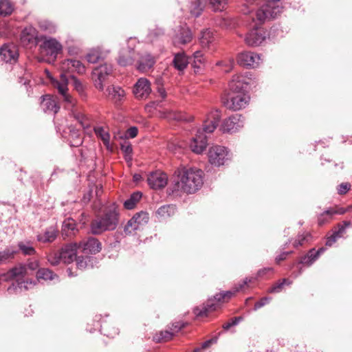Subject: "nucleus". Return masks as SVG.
<instances>
[{"label":"nucleus","mask_w":352,"mask_h":352,"mask_svg":"<svg viewBox=\"0 0 352 352\" xmlns=\"http://www.w3.org/2000/svg\"><path fill=\"white\" fill-rule=\"evenodd\" d=\"M178 180L173 186L167 189L169 195H174L181 188L188 194H192L201 188L204 184V172L201 169L193 168H181L175 170Z\"/></svg>","instance_id":"obj_1"},{"label":"nucleus","mask_w":352,"mask_h":352,"mask_svg":"<svg viewBox=\"0 0 352 352\" xmlns=\"http://www.w3.org/2000/svg\"><path fill=\"white\" fill-rule=\"evenodd\" d=\"M221 118L220 112H212L210 117L204 122L203 131H198L190 142V147L192 152L201 154L208 145L207 136L205 133H210L217 128Z\"/></svg>","instance_id":"obj_2"},{"label":"nucleus","mask_w":352,"mask_h":352,"mask_svg":"<svg viewBox=\"0 0 352 352\" xmlns=\"http://www.w3.org/2000/svg\"><path fill=\"white\" fill-rule=\"evenodd\" d=\"M267 3L263 4L259 9H258L253 16H252V20L254 21V16H256V21L259 24L263 23L267 19H274L276 14L281 12L282 8L278 6H274V3L280 1V0H266ZM246 3L243 4L241 12L244 14H250L254 10V8L248 5L249 4H258L261 0H245Z\"/></svg>","instance_id":"obj_3"},{"label":"nucleus","mask_w":352,"mask_h":352,"mask_svg":"<svg viewBox=\"0 0 352 352\" xmlns=\"http://www.w3.org/2000/svg\"><path fill=\"white\" fill-rule=\"evenodd\" d=\"M119 220V212L113 206L106 210L104 213L91 221L90 230L93 234H100L105 231L114 230Z\"/></svg>","instance_id":"obj_4"},{"label":"nucleus","mask_w":352,"mask_h":352,"mask_svg":"<svg viewBox=\"0 0 352 352\" xmlns=\"http://www.w3.org/2000/svg\"><path fill=\"white\" fill-rule=\"evenodd\" d=\"M208 155L210 163L215 166H222L230 159V154L228 148L219 145L210 147Z\"/></svg>","instance_id":"obj_5"},{"label":"nucleus","mask_w":352,"mask_h":352,"mask_svg":"<svg viewBox=\"0 0 352 352\" xmlns=\"http://www.w3.org/2000/svg\"><path fill=\"white\" fill-rule=\"evenodd\" d=\"M43 42L40 45L41 52L46 56L52 57L53 59L57 58L58 54L62 52L63 45L55 38L43 36Z\"/></svg>","instance_id":"obj_6"},{"label":"nucleus","mask_w":352,"mask_h":352,"mask_svg":"<svg viewBox=\"0 0 352 352\" xmlns=\"http://www.w3.org/2000/svg\"><path fill=\"white\" fill-rule=\"evenodd\" d=\"M224 299L222 292L216 294L212 297L208 298L206 303L200 307H196L193 309V313L197 317L207 316L208 314L217 309L219 303Z\"/></svg>","instance_id":"obj_7"},{"label":"nucleus","mask_w":352,"mask_h":352,"mask_svg":"<svg viewBox=\"0 0 352 352\" xmlns=\"http://www.w3.org/2000/svg\"><path fill=\"white\" fill-rule=\"evenodd\" d=\"M112 71V65L107 63L100 65L93 69L92 78L94 80V85L98 89L103 90V82L111 74Z\"/></svg>","instance_id":"obj_8"},{"label":"nucleus","mask_w":352,"mask_h":352,"mask_svg":"<svg viewBox=\"0 0 352 352\" xmlns=\"http://www.w3.org/2000/svg\"><path fill=\"white\" fill-rule=\"evenodd\" d=\"M222 100L226 107L230 110L239 111L245 107L250 97L247 94H228L226 98Z\"/></svg>","instance_id":"obj_9"},{"label":"nucleus","mask_w":352,"mask_h":352,"mask_svg":"<svg viewBox=\"0 0 352 352\" xmlns=\"http://www.w3.org/2000/svg\"><path fill=\"white\" fill-rule=\"evenodd\" d=\"M267 32L262 28L258 27L256 23L245 35V42L250 47L260 45L267 38Z\"/></svg>","instance_id":"obj_10"},{"label":"nucleus","mask_w":352,"mask_h":352,"mask_svg":"<svg viewBox=\"0 0 352 352\" xmlns=\"http://www.w3.org/2000/svg\"><path fill=\"white\" fill-rule=\"evenodd\" d=\"M244 119L240 114H235L226 119L221 125L223 133H233L238 131L243 126Z\"/></svg>","instance_id":"obj_11"},{"label":"nucleus","mask_w":352,"mask_h":352,"mask_svg":"<svg viewBox=\"0 0 352 352\" xmlns=\"http://www.w3.org/2000/svg\"><path fill=\"white\" fill-rule=\"evenodd\" d=\"M260 60V55L252 52H243L237 56L238 64L247 68L256 67L258 66Z\"/></svg>","instance_id":"obj_12"},{"label":"nucleus","mask_w":352,"mask_h":352,"mask_svg":"<svg viewBox=\"0 0 352 352\" xmlns=\"http://www.w3.org/2000/svg\"><path fill=\"white\" fill-rule=\"evenodd\" d=\"M326 250L324 247L320 248L318 250H316V248L310 249L305 254L299 258L298 265H302L306 267H311Z\"/></svg>","instance_id":"obj_13"},{"label":"nucleus","mask_w":352,"mask_h":352,"mask_svg":"<svg viewBox=\"0 0 352 352\" xmlns=\"http://www.w3.org/2000/svg\"><path fill=\"white\" fill-rule=\"evenodd\" d=\"M151 92V84L146 78H141L134 85L133 93L135 98L139 100L146 99Z\"/></svg>","instance_id":"obj_14"},{"label":"nucleus","mask_w":352,"mask_h":352,"mask_svg":"<svg viewBox=\"0 0 352 352\" xmlns=\"http://www.w3.org/2000/svg\"><path fill=\"white\" fill-rule=\"evenodd\" d=\"M248 82L243 76L234 75L229 82L230 93L229 94H246Z\"/></svg>","instance_id":"obj_15"},{"label":"nucleus","mask_w":352,"mask_h":352,"mask_svg":"<svg viewBox=\"0 0 352 352\" xmlns=\"http://www.w3.org/2000/svg\"><path fill=\"white\" fill-rule=\"evenodd\" d=\"M148 184L153 189H161L165 187L168 182L166 173L156 171L151 173L147 178Z\"/></svg>","instance_id":"obj_16"},{"label":"nucleus","mask_w":352,"mask_h":352,"mask_svg":"<svg viewBox=\"0 0 352 352\" xmlns=\"http://www.w3.org/2000/svg\"><path fill=\"white\" fill-rule=\"evenodd\" d=\"M78 248L76 243H69L65 245L59 250V256L62 258L63 263L69 264L74 260L76 261Z\"/></svg>","instance_id":"obj_17"},{"label":"nucleus","mask_w":352,"mask_h":352,"mask_svg":"<svg viewBox=\"0 0 352 352\" xmlns=\"http://www.w3.org/2000/svg\"><path fill=\"white\" fill-rule=\"evenodd\" d=\"M0 58L6 63H14L19 58L17 50L13 45H3L0 48Z\"/></svg>","instance_id":"obj_18"},{"label":"nucleus","mask_w":352,"mask_h":352,"mask_svg":"<svg viewBox=\"0 0 352 352\" xmlns=\"http://www.w3.org/2000/svg\"><path fill=\"white\" fill-rule=\"evenodd\" d=\"M189 61L195 74L201 73L206 65V58L200 50L195 52L192 56L189 57Z\"/></svg>","instance_id":"obj_19"},{"label":"nucleus","mask_w":352,"mask_h":352,"mask_svg":"<svg viewBox=\"0 0 352 352\" xmlns=\"http://www.w3.org/2000/svg\"><path fill=\"white\" fill-rule=\"evenodd\" d=\"M85 254H96L102 249L101 243L94 237H89L87 241L80 243Z\"/></svg>","instance_id":"obj_20"},{"label":"nucleus","mask_w":352,"mask_h":352,"mask_svg":"<svg viewBox=\"0 0 352 352\" xmlns=\"http://www.w3.org/2000/svg\"><path fill=\"white\" fill-rule=\"evenodd\" d=\"M107 92L116 106L120 105L125 97V91L120 86H109L107 88Z\"/></svg>","instance_id":"obj_21"},{"label":"nucleus","mask_w":352,"mask_h":352,"mask_svg":"<svg viewBox=\"0 0 352 352\" xmlns=\"http://www.w3.org/2000/svg\"><path fill=\"white\" fill-rule=\"evenodd\" d=\"M41 98V107L45 113L56 114L59 111L57 102L50 95L43 96Z\"/></svg>","instance_id":"obj_22"},{"label":"nucleus","mask_w":352,"mask_h":352,"mask_svg":"<svg viewBox=\"0 0 352 352\" xmlns=\"http://www.w3.org/2000/svg\"><path fill=\"white\" fill-rule=\"evenodd\" d=\"M76 261L78 269L81 270L93 268L98 263L96 257L87 254L78 256Z\"/></svg>","instance_id":"obj_23"},{"label":"nucleus","mask_w":352,"mask_h":352,"mask_svg":"<svg viewBox=\"0 0 352 352\" xmlns=\"http://www.w3.org/2000/svg\"><path fill=\"white\" fill-rule=\"evenodd\" d=\"M133 54L134 50L133 48H129L127 53L126 50H122V51H120L118 59V63L119 65L122 67H126L128 65H133L135 60Z\"/></svg>","instance_id":"obj_24"},{"label":"nucleus","mask_w":352,"mask_h":352,"mask_svg":"<svg viewBox=\"0 0 352 352\" xmlns=\"http://www.w3.org/2000/svg\"><path fill=\"white\" fill-rule=\"evenodd\" d=\"M55 87L61 96L62 100L67 104L71 105L72 107L74 106L75 102L74 98L67 93L68 88L67 83H62L56 81Z\"/></svg>","instance_id":"obj_25"},{"label":"nucleus","mask_w":352,"mask_h":352,"mask_svg":"<svg viewBox=\"0 0 352 352\" xmlns=\"http://www.w3.org/2000/svg\"><path fill=\"white\" fill-rule=\"evenodd\" d=\"M189 63V57L184 53L179 52L175 54L173 65L178 71H184Z\"/></svg>","instance_id":"obj_26"},{"label":"nucleus","mask_w":352,"mask_h":352,"mask_svg":"<svg viewBox=\"0 0 352 352\" xmlns=\"http://www.w3.org/2000/svg\"><path fill=\"white\" fill-rule=\"evenodd\" d=\"M100 320V316H96L95 321H97V322H99V320ZM100 327V331L101 333H102L104 336H106L109 338H114L116 335L119 333V330L118 328L115 327H110L108 324H99L98 323L96 325V328Z\"/></svg>","instance_id":"obj_27"},{"label":"nucleus","mask_w":352,"mask_h":352,"mask_svg":"<svg viewBox=\"0 0 352 352\" xmlns=\"http://www.w3.org/2000/svg\"><path fill=\"white\" fill-rule=\"evenodd\" d=\"M155 60L152 55L146 54L138 60V69L140 72H146L155 65Z\"/></svg>","instance_id":"obj_28"},{"label":"nucleus","mask_w":352,"mask_h":352,"mask_svg":"<svg viewBox=\"0 0 352 352\" xmlns=\"http://www.w3.org/2000/svg\"><path fill=\"white\" fill-rule=\"evenodd\" d=\"M78 231L76 228V221L72 219L68 218L66 219L63 222L62 226V235L64 236L69 237L72 235H74L76 232Z\"/></svg>","instance_id":"obj_29"},{"label":"nucleus","mask_w":352,"mask_h":352,"mask_svg":"<svg viewBox=\"0 0 352 352\" xmlns=\"http://www.w3.org/2000/svg\"><path fill=\"white\" fill-rule=\"evenodd\" d=\"M192 34L189 28H182L176 35L174 43L175 44H186L191 41Z\"/></svg>","instance_id":"obj_30"},{"label":"nucleus","mask_w":352,"mask_h":352,"mask_svg":"<svg viewBox=\"0 0 352 352\" xmlns=\"http://www.w3.org/2000/svg\"><path fill=\"white\" fill-rule=\"evenodd\" d=\"M57 236V230L54 227L47 228L43 234L37 235V240L43 243H51L54 241Z\"/></svg>","instance_id":"obj_31"},{"label":"nucleus","mask_w":352,"mask_h":352,"mask_svg":"<svg viewBox=\"0 0 352 352\" xmlns=\"http://www.w3.org/2000/svg\"><path fill=\"white\" fill-rule=\"evenodd\" d=\"M25 275V267L21 265L10 269L7 273L1 274L3 277V281H9L19 276Z\"/></svg>","instance_id":"obj_32"},{"label":"nucleus","mask_w":352,"mask_h":352,"mask_svg":"<svg viewBox=\"0 0 352 352\" xmlns=\"http://www.w3.org/2000/svg\"><path fill=\"white\" fill-rule=\"evenodd\" d=\"M199 38L203 47H208L214 41V34L210 29L202 30Z\"/></svg>","instance_id":"obj_33"},{"label":"nucleus","mask_w":352,"mask_h":352,"mask_svg":"<svg viewBox=\"0 0 352 352\" xmlns=\"http://www.w3.org/2000/svg\"><path fill=\"white\" fill-rule=\"evenodd\" d=\"M243 320V316H236L232 318L229 321L225 322L222 325L221 334L226 332L235 333L234 327Z\"/></svg>","instance_id":"obj_34"},{"label":"nucleus","mask_w":352,"mask_h":352,"mask_svg":"<svg viewBox=\"0 0 352 352\" xmlns=\"http://www.w3.org/2000/svg\"><path fill=\"white\" fill-rule=\"evenodd\" d=\"M142 197V193L140 191H135L133 192L130 197L124 201L123 204L124 208L126 210L133 209Z\"/></svg>","instance_id":"obj_35"},{"label":"nucleus","mask_w":352,"mask_h":352,"mask_svg":"<svg viewBox=\"0 0 352 352\" xmlns=\"http://www.w3.org/2000/svg\"><path fill=\"white\" fill-rule=\"evenodd\" d=\"M206 0H195L190 6V14L195 17H199L203 12Z\"/></svg>","instance_id":"obj_36"},{"label":"nucleus","mask_w":352,"mask_h":352,"mask_svg":"<svg viewBox=\"0 0 352 352\" xmlns=\"http://www.w3.org/2000/svg\"><path fill=\"white\" fill-rule=\"evenodd\" d=\"M16 253L17 250L12 248H6L4 250L0 251V265L11 261Z\"/></svg>","instance_id":"obj_37"},{"label":"nucleus","mask_w":352,"mask_h":352,"mask_svg":"<svg viewBox=\"0 0 352 352\" xmlns=\"http://www.w3.org/2000/svg\"><path fill=\"white\" fill-rule=\"evenodd\" d=\"M292 284V281L288 278H283L274 284L267 289L270 294H278L282 292L285 285L289 286Z\"/></svg>","instance_id":"obj_38"},{"label":"nucleus","mask_w":352,"mask_h":352,"mask_svg":"<svg viewBox=\"0 0 352 352\" xmlns=\"http://www.w3.org/2000/svg\"><path fill=\"white\" fill-rule=\"evenodd\" d=\"M173 337V332H170L169 330L166 329L156 333L153 336V340L155 343H161L171 340Z\"/></svg>","instance_id":"obj_39"},{"label":"nucleus","mask_w":352,"mask_h":352,"mask_svg":"<svg viewBox=\"0 0 352 352\" xmlns=\"http://www.w3.org/2000/svg\"><path fill=\"white\" fill-rule=\"evenodd\" d=\"M176 207L174 205H164L160 207L156 213L158 216L166 218L169 217L175 214Z\"/></svg>","instance_id":"obj_40"},{"label":"nucleus","mask_w":352,"mask_h":352,"mask_svg":"<svg viewBox=\"0 0 352 352\" xmlns=\"http://www.w3.org/2000/svg\"><path fill=\"white\" fill-rule=\"evenodd\" d=\"M312 235L310 232H305L302 234H298L296 239L293 243L294 248L302 246L306 243H310L312 241Z\"/></svg>","instance_id":"obj_41"},{"label":"nucleus","mask_w":352,"mask_h":352,"mask_svg":"<svg viewBox=\"0 0 352 352\" xmlns=\"http://www.w3.org/2000/svg\"><path fill=\"white\" fill-rule=\"evenodd\" d=\"M56 278H58V276L47 268L39 269L36 273V278L38 280L40 279L52 280Z\"/></svg>","instance_id":"obj_42"},{"label":"nucleus","mask_w":352,"mask_h":352,"mask_svg":"<svg viewBox=\"0 0 352 352\" xmlns=\"http://www.w3.org/2000/svg\"><path fill=\"white\" fill-rule=\"evenodd\" d=\"M69 136L72 138L70 141V146L78 147L82 144V140L80 137V131L74 127H69Z\"/></svg>","instance_id":"obj_43"},{"label":"nucleus","mask_w":352,"mask_h":352,"mask_svg":"<svg viewBox=\"0 0 352 352\" xmlns=\"http://www.w3.org/2000/svg\"><path fill=\"white\" fill-rule=\"evenodd\" d=\"M39 28L49 34H53L56 32L57 27L54 23L51 21L43 19L38 21Z\"/></svg>","instance_id":"obj_44"},{"label":"nucleus","mask_w":352,"mask_h":352,"mask_svg":"<svg viewBox=\"0 0 352 352\" xmlns=\"http://www.w3.org/2000/svg\"><path fill=\"white\" fill-rule=\"evenodd\" d=\"M120 149L124 154V158L129 162L132 160L133 148L129 142L124 141L120 143Z\"/></svg>","instance_id":"obj_45"},{"label":"nucleus","mask_w":352,"mask_h":352,"mask_svg":"<svg viewBox=\"0 0 352 352\" xmlns=\"http://www.w3.org/2000/svg\"><path fill=\"white\" fill-rule=\"evenodd\" d=\"M73 86L74 89L78 93L82 100H85L87 98L86 88L85 85L76 77H73Z\"/></svg>","instance_id":"obj_46"},{"label":"nucleus","mask_w":352,"mask_h":352,"mask_svg":"<svg viewBox=\"0 0 352 352\" xmlns=\"http://www.w3.org/2000/svg\"><path fill=\"white\" fill-rule=\"evenodd\" d=\"M86 60L90 63H96L103 57L101 55L100 49H92L86 55Z\"/></svg>","instance_id":"obj_47"},{"label":"nucleus","mask_w":352,"mask_h":352,"mask_svg":"<svg viewBox=\"0 0 352 352\" xmlns=\"http://www.w3.org/2000/svg\"><path fill=\"white\" fill-rule=\"evenodd\" d=\"M19 249L25 255H34L36 253L35 249L32 245L30 241H21L18 243Z\"/></svg>","instance_id":"obj_48"},{"label":"nucleus","mask_w":352,"mask_h":352,"mask_svg":"<svg viewBox=\"0 0 352 352\" xmlns=\"http://www.w3.org/2000/svg\"><path fill=\"white\" fill-rule=\"evenodd\" d=\"M209 6L211 9L214 12H221L223 11L227 4L228 0H208Z\"/></svg>","instance_id":"obj_49"},{"label":"nucleus","mask_w":352,"mask_h":352,"mask_svg":"<svg viewBox=\"0 0 352 352\" xmlns=\"http://www.w3.org/2000/svg\"><path fill=\"white\" fill-rule=\"evenodd\" d=\"M138 216L140 215L138 214L136 217H132L124 226V232L126 234H131L135 230L140 229V227L135 223V220Z\"/></svg>","instance_id":"obj_50"},{"label":"nucleus","mask_w":352,"mask_h":352,"mask_svg":"<svg viewBox=\"0 0 352 352\" xmlns=\"http://www.w3.org/2000/svg\"><path fill=\"white\" fill-rule=\"evenodd\" d=\"M13 12V6L8 0H0V14L8 16Z\"/></svg>","instance_id":"obj_51"},{"label":"nucleus","mask_w":352,"mask_h":352,"mask_svg":"<svg viewBox=\"0 0 352 352\" xmlns=\"http://www.w3.org/2000/svg\"><path fill=\"white\" fill-rule=\"evenodd\" d=\"M215 24L223 29H230L233 27V21L232 19L226 17H217Z\"/></svg>","instance_id":"obj_52"},{"label":"nucleus","mask_w":352,"mask_h":352,"mask_svg":"<svg viewBox=\"0 0 352 352\" xmlns=\"http://www.w3.org/2000/svg\"><path fill=\"white\" fill-rule=\"evenodd\" d=\"M96 134L99 136L102 140L104 144L107 146L109 144L110 135L108 132L105 131L103 127L99 126L94 129Z\"/></svg>","instance_id":"obj_53"},{"label":"nucleus","mask_w":352,"mask_h":352,"mask_svg":"<svg viewBox=\"0 0 352 352\" xmlns=\"http://www.w3.org/2000/svg\"><path fill=\"white\" fill-rule=\"evenodd\" d=\"M135 223L141 228L142 226L148 223L149 219L148 213L145 211H140L134 214L133 217H136L138 215Z\"/></svg>","instance_id":"obj_54"},{"label":"nucleus","mask_w":352,"mask_h":352,"mask_svg":"<svg viewBox=\"0 0 352 352\" xmlns=\"http://www.w3.org/2000/svg\"><path fill=\"white\" fill-rule=\"evenodd\" d=\"M16 280L19 283V289L20 293L23 291L29 289V285H35L36 284V280H33L32 279L24 280L23 278H18Z\"/></svg>","instance_id":"obj_55"},{"label":"nucleus","mask_w":352,"mask_h":352,"mask_svg":"<svg viewBox=\"0 0 352 352\" xmlns=\"http://www.w3.org/2000/svg\"><path fill=\"white\" fill-rule=\"evenodd\" d=\"M186 325V323L183 321H175L168 326V330H169L170 332H173V336H174L175 333H178L180 330L184 328Z\"/></svg>","instance_id":"obj_56"},{"label":"nucleus","mask_w":352,"mask_h":352,"mask_svg":"<svg viewBox=\"0 0 352 352\" xmlns=\"http://www.w3.org/2000/svg\"><path fill=\"white\" fill-rule=\"evenodd\" d=\"M59 255H60L59 251L52 253V254H50L47 257L48 262L52 265H54V266L57 265L60 263H63L62 258H60Z\"/></svg>","instance_id":"obj_57"},{"label":"nucleus","mask_w":352,"mask_h":352,"mask_svg":"<svg viewBox=\"0 0 352 352\" xmlns=\"http://www.w3.org/2000/svg\"><path fill=\"white\" fill-rule=\"evenodd\" d=\"M71 66L74 67L78 74H82L85 72V67L78 60H69Z\"/></svg>","instance_id":"obj_58"},{"label":"nucleus","mask_w":352,"mask_h":352,"mask_svg":"<svg viewBox=\"0 0 352 352\" xmlns=\"http://www.w3.org/2000/svg\"><path fill=\"white\" fill-rule=\"evenodd\" d=\"M272 300V297L270 296H265L261 298L258 302H256L254 304L253 310L257 311L258 309H261V307H264L265 305L270 303V302Z\"/></svg>","instance_id":"obj_59"},{"label":"nucleus","mask_w":352,"mask_h":352,"mask_svg":"<svg viewBox=\"0 0 352 352\" xmlns=\"http://www.w3.org/2000/svg\"><path fill=\"white\" fill-rule=\"evenodd\" d=\"M351 184L349 182L341 183L337 186L338 194L340 195H345L351 189Z\"/></svg>","instance_id":"obj_60"},{"label":"nucleus","mask_w":352,"mask_h":352,"mask_svg":"<svg viewBox=\"0 0 352 352\" xmlns=\"http://www.w3.org/2000/svg\"><path fill=\"white\" fill-rule=\"evenodd\" d=\"M221 335V332H219L218 334L211 339H209L205 342H204L201 344L202 349H208L209 348L212 344H215L217 342V340L219 339V337Z\"/></svg>","instance_id":"obj_61"},{"label":"nucleus","mask_w":352,"mask_h":352,"mask_svg":"<svg viewBox=\"0 0 352 352\" xmlns=\"http://www.w3.org/2000/svg\"><path fill=\"white\" fill-rule=\"evenodd\" d=\"M25 267V274L28 273V270L34 271L38 267V263L36 260L28 261V263L23 265Z\"/></svg>","instance_id":"obj_62"},{"label":"nucleus","mask_w":352,"mask_h":352,"mask_svg":"<svg viewBox=\"0 0 352 352\" xmlns=\"http://www.w3.org/2000/svg\"><path fill=\"white\" fill-rule=\"evenodd\" d=\"M7 291L10 294L20 293L19 289V283L17 282V280L14 281L12 283V285L8 287Z\"/></svg>","instance_id":"obj_63"},{"label":"nucleus","mask_w":352,"mask_h":352,"mask_svg":"<svg viewBox=\"0 0 352 352\" xmlns=\"http://www.w3.org/2000/svg\"><path fill=\"white\" fill-rule=\"evenodd\" d=\"M76 120L80 124L81 126L84 129L88 128L89 124L85 122V118L82 114L77 113L75 115Z\"/></svg>","instance_id":"obj_64"}]
</instances>
